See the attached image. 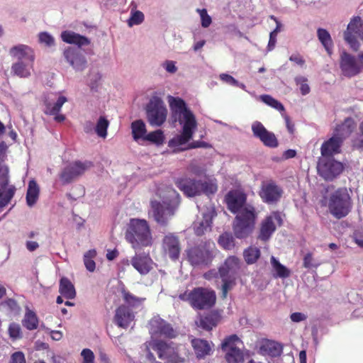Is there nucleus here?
Instances as JSON below:
<instances>
[{"label":"nucleus","instance_id":"nucleus-1","mask_svg":"<svg viewBox=\"0 0 363 363\" xmlns=\"http://www.w3.org/2000/svg\"><path fill=\"white\" fill-rule=\"evenodd\" d=\"M168 103L172 118L179 122L182 130L180 135H177L169 141L168 146L174 152L201 147V143L199 142L187 145L197 128L195 115L186 106L184 101L180 98L169 96Z\"/></svg>","mask_w":363,"mask_h":363},{"label":"nucleus","instance_id":"nucleus-2","mask_svg":"<svg viewBox=\"0 0 363 363\" xmlns=\"http://www.w3.org/2000/svg\"><path fill=\"white\" fill-rule=\"evenodd\" d=\"M228 209L237 213L233 223V232L236 238H245L250 235L255 225L257 213L255 208L246 203V196L241 190L230 191L225 196Z\"/></svg>","mask_w":363,"mask_h":363},{"label":"nucleus","instance_id":"nucleus-3","mask_svg":"<svg viewBox=\"0 0 363 363\" xmlns=\"http://www.w3.org/2000/svg\"><path fill=\"white\" fill-rule=\"evenodd\" d=\"M179 203V195L174 189L161 186L151 201L150 213L158 224L165 225L174 215Z\"/></svg>","mask_w":363,"mask_h":363},{"label":"nucleus","instance_id":"nucleus-4","mask_svg":"<svg viewBox=\"0 0 363 363\" xmlns=\"http://www.w3.org/2000/svg\"><path fill=\"white\" fill-rule=\"evenodd\" d=\"M125 238L131 247L137 250L153 244V237L148 223L144 219L130 220Z\"/></svg>","mask_w":363,"mask_h":363},{"label":"nucleus","instance_id":"nucleus-5","mask_svg":"<svg viewBox=\"0 0 363 363\" xmlns=\"http://www.w3.org/2000/svg\"><path fill=\"white\" fill-rule=\"evenodd\" d=\"M158 357L164 363H184L189 352L184 345H178L173 342L163 340L155 341L151 343Z\"/></svg>","mask_w":363,"mask_h":363},{"label":"nucleus","instance_id":"nucleus-6","mask_svg":"<svg viewBox=\"0 0 363 363\" xmlns=\"http://www.w3.org/2000/svg\"><path fill=\"white\" fill-rule=\"evenodd\" d=\"M175 184L189 197H193L201 193L213 194L218 190L217 181L214 178L208 179L203 182L190 178L182 177L177 179Z\"/></svg>","mask_w":363,"mask_h":363},{"label":"nucleus","instance_id":"nucleus-7","mask_svg":"<svg viewBox=\"0 0 363 363\" xmlns=\"http://www.w3.org/2000/svg\"><path fill=\"white\" fill-rule=\"evenodd\" d=\"M239 268V260L235 257H229L226 259L224 264L219 269L218 274L213 272H209L205 274L204 277L207 279H211L216 275L220 277L222 285V296L225 298L228 291L231 289L234 284L235 274Z\"/></svg>","mask_w":363,"mask_h":363},{"label":"nucleus","instance_id":"nucleus-8","mask_svg":"<svg viewBox=\"0 0 363 363\" xmlns=\"http://www.w3.org/2000/svg\"><path fill=\"white\" fill-rule=\"evenodd\" d=\"M179 298L189 301L194 308L204 309L213 306L216 302V294L208 289L199 287L191 291H186L179 295Z\"/></svg>","mask_w":363,"mask_h":363},{"label":"nucleus","instance_id":"nucleus-9","mask_svg":"<svg viewBox=\"0 0 363 363\" xmlns=\"http://www.w3.org/2000/svg\"><path fill=\"white\" fill-rule=\"evenodd\" d=\"M328 206L330 212L337 218L345 216L351 208L350 197L346 189H340L330 195Z\"/></svg>","mask_w":363,"mask_h":363},{"label":"nucleus","instance_id":"nucleus-10","mask_svg":"<svg viewBox=\"0 0 363 363\" xmlns=\"http://www.w3.org/2000/svg\"><path fill=\"white\" fill-rule=\"evenodd\" d=\"M221 348L228 363L244 362V344L238 335H231L225 337L221 344Z\"/></svg>","mask_w":363,"mask_h":363},{"label":"nucleus","instance_id":"nucleus-11","mask_svg":"<svg viewBox=\"0 0 363 363\" xmlns=\"http://www.w3.org/2000/svg\"><path fill=\"white\" fill-rule=\"evenodd\" d=\"M214 244L207 241L187 250V257L194 266H205L208 264L213 257Z\"/></svg>","mask_w":363,"mask_h":363},{"label":"nucleus","instance_id":"nucleus-12","mask_svg":"<svg viewBox=\"0 0 363 363\" xmlns=\"http://www.w3.org/2000/svg\"><path fill=\"white\" fill-rule=\"evenodd\" d=\"M345 41L353 50H357L360 48L358 38L363 42V21L359 16H353L344 31Z\"/></svg>","mask_w":363,"mask_h":363},{"label":"nucleus","instance_id":"nucleus-13","mask_svg":"<svg viewBox=\"0 0 363 363\" xmlns=\"http://www.w3.org/2000/svg\"><path fill=\"white\" fill-rule=\"evenodd\" d=\"M147 120L150 125L160 127L167 119V109L163 101L158 98L150 100L146 107Z\"/></svg>","mask_w":363,"mask_h":363},{"label":"nucleus","instance_id":"nucleus-14","mask_svg":"<svg viewBox=\"0 0 363 363\" xmlns=\"http://www.w3.org/2000/svg\"><path fill=\"white\" fill-rule=\"evenodd\" d=\"M93 166L90 161H74L67 164L60 174V179L63 184L71 183L79 177L89 170Z\"/></svg>","mask_w":363,"mask_h":363},{"label":"nucleus","instance_id":"nucleus-15","mask_svg":"<svg viewBox=\"0 0 363 363\" xmlns=\"http://www.w3.org/2000/svg\"><path fill=\"white\" fill-rule=\"evenodd\" d=\"M340 68L344 75L352 77L363 70V52L356 57L346 52L340 55Z\"/></svg>","mask_w":363,"mask_h":363},{"label":"nucleus","instance_id":"nucleus-16","mask_svg":"<svg viewBox=\"0 0 363 363\" xmlns=\"http://www.w3.org/2000/svg\"><path fill=\"white\" fill-rule=\"evenodd\" d=\"M318 174L325 180H333L340 174L343 164L333 157H321L318 163Z\"/></svg>","mask_w":363,"mask_h":363},{"label":"nucleus","instance_id":"nucleus-17","mask_svg":"<svg viewBox=\"0 0 363 363\" xmlns=\"http://www.w3.org/2000/svg\"><path fill=\"white\" fill-rule=\"evenodd\" d=\"M215 216L214 208L211 206L200 209V214L193 224L195 233L198 235H203L211 229L213 218Z\"/></svg>","mask_w":363,"mask_h":363},{"label":"nucleus","instance_id":"nucleus-18","mask_svg":"<svg viewBox=\"0 0 363 363\" xmlns=\"http://www.w3.org/2000/svg\"><path fill=\"white\" fill-rule=\"evenodd\" d=\"M282 194V189L272 180L263 182L259 192L262 201L267 204L277 203Z\"/></svg>","mask_w":363,"mask_h":363},{"label":"nucleus","instance_id":"nucleus-19","mask_svg":"<svg viewBox=\"0 0 363 363\" xmlns=\"http://www.w3.org/2000/svg\"><path fill=\"white\" fill-rule=\"evenodd\" d=\"M282 223L281 216L278 212H273L262 221L259 238L267 240L276 230L277 226Z\"/></svg>","mask_w":363,"mask_h":363},{"label":"nucleus","instance_id":"nucleus-20","mask_svg":"<svg viewBox=\"0 0 363 363\" xmlns=\"http://www.w3.org/2000/svg\"><path fill=\"white\" fill-rule=\"evenodd\" d=\"M252 131L254 136L259 138L264 145L270 147H275L278 145L275 135L267 130L259 121L252 123Z\"/></svg>","mask_w":363,"mask_h":363},{"label":"nucleus","instance_id":"nucleus-21","mask_svg":"<svg viewBox=\"0 0 363 363\" xmlns=\"http://www.w3.org/2000/svg\"><path fill=\"white\" fill-rule=\"evenodd\" d=\"M9 55L14 62L35 61L33 49L26 44H16L9 48Z\"/></svg>","mask_w":363,"mask_h":363},{"label":"nucleus","instance_id":"nucleus-22","mask_svg":"<svg viewBox=\"0 0 363 363\" xmlns=\"http://www.w3.org/2000/svg\"><path fill=\"white\" fill-rule=\"evenodd\" d=\"M150 333L152 336L173 337L175 333L169 324L159 316L153 317L150 321Z\"/></svg>","mask_w":363,"mask_h":363},{"label":"nucleus","instance_id":"nucleus-23","mask_svg":"<svg viewBox=\"0 0 363 363\" xmlns=\"http://www.w3.org/2000/svg\"><path fill=\"white\" fill-rule=\"evenodd\" d=\"M130 264L141 275L147 274L153 269L155 265L153 260L149 255L145 253H136L131 258Z\"/></svg>","mask_w":363,"mask_h":363},{"label":"nucleus","instance_id":"nucleus-24","mask_svg":"<svg viewBox=\"0 0 363 363\" xmlns=\"http://www.w3.org/2000/svg\"><path fill=\"white\" fill-rule=\"evenodd\" d=\"M64 57L67 62L76 70L82 71L86 65L85 57L77 49L69 47L64 50Z\"/></svg>","mask_w":363,"mask_h":363},{"label":"nucleus","instance_id":"nucleus-25","mask_svg":"<svg viewBox=\"0 0 363 363\" xmlns=\"http://www.w3.org/2000/svg\"><path fill=\"white\" fill-rule=\"evenodd\" d=\"M162 247L172 259H178L181 248L178 238L175 235L171 233L166 235L163 239Z\"/></svg>","mask_w":363,"mask_h":363},{"label":"nucleus","instance_id":"nucleus-26","mask_svg":"<svg viewBox=\"0 0 363 363\" xmlns=\"http://www.w3.org/2000/svg\"><path fill=\"white\" fill-rule=\"evenodd\" d=\"M134 313L125 306H121L116 311L114 321L116 325L123 328H127L133 322Z\"/></svg>","mask_w":363,"mask_h":363},{"label":"nucleus","instance_id":"nucleus-27","mask_svg":"<svg viewBox=\"0 0 363 363\" xmlns=\"http://www.w3.org/2000/svg\"><path fill=\"white\" fill-rule=\"evenodd\" d=\"M342 141L341 137L335 135L325 141L320 148L322 157H332L333 155L339 153Z\"/></svg>","mask_w":363,"mask_h":363},{"label":"nucleus","instance_id":"nucleus-28","mask_svg":"<svg viewBox=\"0 0 363 363\" xmlns=\"http://www.w3.org/2000/svg\"><path fill=\"white\" fill-rule=\"evenodd\" d=\"M35 61L13 62L11 67V73L20 78H28L33 71Z\"/></svg>","mask_w":363,"mask_h":363},{"label":"nucleus","instance_id":"nucleus-29","mask_svg":"<svg viewBox=\"0 0 363 363\" xmlns=\"http://www.w3.org/2000/svg\"><path fill=\"white\" fill-rule=\"evenodd\" d=\"M67 101V98L61 92L57 93L50 100L45 101V113L55 115L58 113L62 106Z\"/></svg>","mask_w":363,"mask_h":363},{"label":"nucleus","instance_id":"nucleus-30","mask_svg":"<svg viewBox=\"0 0 363 363\" xmlns=\"http://www.w3.org/2000/svg\"><path fill=\"white\" fill-rule=\"evenodd\" d=\"M62 40L67 44H73L79 48L86 46L90 44V40L86 37L77 33L70 30H66L61 33Z\"/></svg>","mask_w":363,"mask_h":363},{"label":"nucleus","instance_id":"nucleus-31","mask_svg":"<svg viewBox=\"0 0 363 363\" xmlns=\"http://www.w3.org/2000/svg\"><path fill=\"white\" fill-rule=\"evenodd\" d=\"M191 345L198 358H203L212 352V345L207 340L199 338L193 339Z\"/></svg>","mask_w":363,"mask_h":363},{"label":"nucleus","instance_id":"nucleus-32","mask_svg":"<svg viewBox=\"0 0 363 363\" xmlns=\"http://www.w3.org/2000/svg\"><path fill=\"white\" fill-rule=\"evenodd\" d=\"M130 128L133 140L138 143H144L147 133L145 122L142 120L134 121L132 122Z\"/></svg>","mask_w":363,"mask_h":363},{"label":"nucleus","instance_id":"nucleus-33","mask_svg":"<svg viewBox=\"0 0 363 363\" xmlns=\"http://www.w3.org/2000/svg\"><path fill=\"white\" fill-rule=\"evenodd\" d=\"M259 350L262 354L274 357L281 354L283 348L281 344L266 340L262 342Z\"/></svg>","mask_w":363,"mask_h":363},{"label":"nucleus","instance_id":"nucleus-34","mask_svg":"<svg viewBox=\"0 0 363 363\" xmlns=\"http://www.w3.org/2000/svg\"><path fill=\"white\" fill-rule=\"evenodd\" d=\"M59 291L67 299H72L76 296L74 286L67 278L64 277L60 279Z\"/></svg>","mask_w":363,"mask_h":363},{"label":"nucleus","instance_id":"nucleus-35","mask_svg":"<svg viewBox=\"0 0 363 363\" xmlns=\"http://www.w3.org/2000/svg\"><path fill=\"white\" fill-rule=\"evenodd\" d=\"M354 128V123L352 118H347L341 125L337 126L334 135L341 137L342 140L347 137Z\"/></svg>","mask_w":363,"mask_h":363},{"label":"nucleus","instance_id":"nucleus-36","mask_svg":"<svg viewBox=\"0 0 363 363\" xmlns=\"http://www.w3.org/2000/svg\"><path fill=\"white\" fill-rule=\"evenodd\" d=\"M40 189L35 180H30L28 183L26 202L30 207L33 206L37 201L39 196Z\"/></svg>","mask_w":363,"mask_h":363},{"label":"nucleus","instance_id":"nucleus-37","mask_svg":"<svg viewBox=\"0 0 363 363\" xmlns=\"http://www.w3.org/2000/svg\"><path fill=\"white\" fill-rule=\"evenodd\" d=\"M317 35L318 40L325 48V50L329 55H331L333 43L329 32L323 28H318L317 30Z\"/></svg>","mask_w":363,"mask_h":363},{"label":"nucleus","instance_id":"nucleus-38","mask_svg":"<svg viewBox=\"0 0 363 363\" xmlns=\"http://www.w3.org/2000/svg\"><path fill=\"white\" fill-rule=\"evenodd\" d=\"M271 264L272 267L273 271L275 272L274 276L275 277L279 278H287L290 276L291 272L286 268L285 266L281 264L278 259H277L274 256L271 257Z\"/></svg>","mask_w":363,"mask_h":363},{"label":"nucleus","instance_id":"nucleus-39","mask_svg":"<svg viewBox=\"0 0 363 363\" xmlns=\"http://www.w3.org/2000/svg\"><path fill=\"white\" fill-rule=\"evenodd\" d=\"M23 325L29 330H35L38 326V318L35 312L26 308L23 320Z\"/></svg>","mask_w":363,"mask_h":363},{"label":"nucleus","instance_id":"nucleus-40","mask_svg":"<svg viewBox=\"0 0 363 363\" xmlns=\"http://www.w3.org/2000/svg\"><path fill=\"white\" fill-rule=\"evenodd\" d=\"M165 140L164 132L162 130H156L147 133L144 143L148 142L157 146L163 145Z\"/></svg>","mask_w":363,"mask_h":363},{"label":"nucleus","instance_id":"nucleus-41","mask_svg":"<svg viewBox=\"0 0 363 363\" xmlns=\"http://www.w3.org/2000/svg\"><path fill=\"white\" fill-rule=\"evenodd\" d=\"M145 20V16L140 11L136 9V6L134 5L130 9V17L127 21L128 26L133 27L134 26L140 25Z\"/></svg>","mask_w":363,"mask_h":363},{"label":"nucleus","instance_id":"nucleus-42","mask_svg":"<svg viewBox=\"0 0 363 363\" xmlns=\"http://www.w3.org/2000/svg\"><path fill=\"white\" fill-rule=\"evenodd\" d=\"M243 256L245 262L248 264H252L259 257L260 250L256 247H250L244 251Z\"/></svg>","mask_w":363,"mask_h":363},{"label":"nucleus","instance_id":"nucleus-43","mask_svg":"<svg viewBox=\"0 0 363 363\" xmlns=\"http://www.w3.org/2000/svg\"><path fill=\"white\" fill-rule=\"evenodd\" d=\"M96 256V251L95 250H90L84 255V263L86 269L93 272L96 268V263L94 259Z\"/></svg>","mask_w":363,"mask_h":363},{"label":"nucleus","instance_id":"nucleus-44","mask_svg":"<svg viewBox=\"0 0 363 363\" xmlns=\"http://www.w3.org/2000/svg\"><path fill=\"white\" fill-rule=\"evenodd\" d=\"M9 169L4 163H0V192L5 191L11 186H7L9 181Z\"/></svg>","mask_w":363,"mask_h":363},{"label":"nucleus","instance_id":"nucleus-45","mask_svg":"<svg viewBox=\"0 0 363 363\" xmlns=\"http://www.w3.org/2000/svg\"><path fill=\"white\" fill-rule=\"evenodd\" d=\"M15 193V187L10 186L5 191L0 192V212L8 205Z\"/></svg>","mask_w":363,"mask_h":363},{"label":"nucleus","instance_id":"nucleus-46","mask_svg":"<svg viewBox=\"0 0 363 363\" xmlns=\"http://www.w3.org/2000/svg\"><path fill=\"white\" fill-rule=\"evenodd\" d=\"M259 99L267 105L277 109V111L282 112L284 111V106L277 99H274L269 95H261L259 96Z\"/></svg>","mask_w":363,"mask_h":363},{"label":"nucleus","instance_id":"nucleus-47","mask_svg":"<svg viewBox=\"0 0 363 363\" xmlns=\"http://www.w3.org/2000/svg\"><path fill=\"white\" fill-rule=\"evenodd\" d=\"M108 125L109 123L105 118H99L95 128V131L98 136L103 138H105L106 137Z\"/></svg>","mask_w":363,"mask_h":363},{"label":"nucleus","instance_id":"nucleus-48","mask_svg":"<svg viewBox=\"0 0 363 363\" xmlns=\"http://www.w3.org/2000/svg\"><path fill=\"white\" fill-rule=\"evenodd\" d=\"M219 245L225 250L232 249L234 245V239L230 233H225L218 239Z\"/></svg>","mask_w":363,"mask_h":363},{"label":"nucleus","instance_id":"nucleus-49","mask_svg":"<svg viewBox=\"0 0 363 363\" xmlns=\"http://www.w3.org/2000/svg\"><path fill=\"white\" fill-rule=\"evenodd\" d=\"M38 41L40 44L47 48L55 46V40L54 37L48 32H41L38 34Z\"/></svg>","mask_w":363,"mask_h":363},{"label":"nucleus","instance_id":"nucleus-50","mask_svg":"<svg viewBox=\"0 0 363 363\" xmlns=\"http://www.w3.org/2000/svg\"><path fill=\"white\" fill-rule=\"evenodd\" d=\"M197 325L202 328L210 330L216 325V321L213 319L212 315H206L203 318H201Z\"/></svg>","mask_w":363,"mask_h":363},{"label":"nucleus","instance_id":"nucleus-51","mask_svg":"<svg viewBox=\"0 0 363 363\" xmlns=\"http://www.w3.org/2000/svg\"><path fill=\"white\" fill-rule=\"evenodd\" d=\"M297 86H299L302 95H306L310 92V86L308 84V79L303 76H298L295 78Z\"/></svg>","mask_w":363,"mask_h":363},{"label":"nucleus","instance_id":"nucleus-52","mask_svg":"<svg viewBox=\"0 0 363 363\" xmlns=\"http://www.w3.org/2000/svg\"><path fill=\"white\" fill-rule=\"evenodd\" d=\"M201 18V24L203 28H208L212 23L211 17L208 14L206 9H197L196 10Z\"/></svg>","mask_w":363,"mask_h":363},{"label":"nucleus","instance_id":"nucleus-53","mask_svg":"<svg viewBox=\"0 0 363 363\" xmlns=\"http://www.w3.org/2000/svg\"><path fill=\"white\" fill-rule=\"evenodd\" d=\"M161 67L170 74H174L178 71L177 62L174 60H166L162 62Z\"/></svg>","mask_w":363,"mask_h":363},{"label":"nucleus","instance_id":"nucleus-54","mask_svg":"<svg viewBox=\"0 0 363 363\" xmlns=\"http://www.w3.org/2000/svg\"><path fill=\"white\" fill-rule=\"evenodd\" d=\"M9 333L10 337L16 340L21 337V329L18 324L17 323H11L9 327Z\"/></svg>","mask_w":363,"mask_h":363},{"label":"nucleus","instance_id":"nucleus-55","mask_svg":"<svg viewBox=\"0 0 363 363\" xmlns=\"http://www.w3.org/2000/svg\"><path fill=\"white\" fill-rule=\"evenodd\" d=\"M155 341H158V340L152 339L150 341L145 343V357H146V359L151 363H161L156 360V358H155L154 354L151 352V350H152V345H151V343L155 342Z\"/></svg>","mask_w":363,"mask_h":363},{"label":"nucleus","instance_id":"nucleus-56","mask_svg":"<svg viewBox=\"0 0 363 363\" xmlns=\"http://www.w3.org/2000/svg\"><path fill=\"white\" fill-rule=\"evenodd\" d=\"M82 363H95V356L90 349H84L81 352Z\"/></svg>","mask_w":363,"mask_h":363},{"label":"nucleus","instance_id":"nucleus-57","mask_svg":"<svg viewBox=\"0 0 363 363\" xmlns=\"http://www.w3.org/2000/svg\"><path fill=\"white\" fill-rule=\"evenodd\" d=\"M123 298L125 301L126 303L128 304L136 306L140 305L142 301H143V298H138L133 294H130L129 292L124 291L123 292Z\"/></svg>","mask_w":363,"mask_h":363},{"label":"nucleus","instance_id":"nucleus-58","mask_svg":"<svg viewBox=\"0 0 363 363\" xmlns=\"http://www.w3.org/2000/svg\"><path fill=\"white\" fill-rule=\"evenodd\" d=\"M318 265V264L314 261L311 254L308 253L305 255L303 258L304 267L310 269L312 267H317Z\"/></svg>","mask_w":363,"mask_h":363},{"label":"nucleus","instance_id":"nucleus-59","mask_svg":"<svg viewBox=\"0 0 363 363\" xmlns=\"http://www.w3.org/2000/svg\"><path fill=\"white\" fill-rule=\"evenodd\" d=\"M353 237L357 245L363 247V228L356 230Z\"/></svg>","mask_w":363,"mask_h":363},{"label":"nucleus","instance_id":"nucleus-60","mask_svg":"<svg viewBox=\"0 0 363 363\" xmlns=\"http://www.w3.org/2000/svg\"><path fill=\"white\" fill-rule=\"evenodd\" d=\"M10 363H26L25 356L21 352H16L11 356Z\"/></svg>","mask_w":363,"mask_h":363},{"label":"nucleus","instance_id":"nucleus-61","mask_svg":"<svg viewBox=\"0 0 363 363\" xmlns=\"http://www.w3.org/2000/svg\"><path fill=\"white\" fill-rule=\"evenodd\" d=\"M220 79L224 82L225 83H227L228 84L231 85H238V82L232 76L228 74H220Z\"/></svg>","mask_w":363,"mask_h":363},{"label":"nucleus","instance_id":"nucleus-62","mask_svg":"<svg viewBox=\"0 0 363 363\" xmlns=\"http://www.w3.org/2000/svg\"><path fill=\"white\" fill-rule=\"evenodd\" d=\"M289 60L297 64L301 67H303L305 64V60H303V57L298 53L292 54L289 57Z\"/></svg>","mask_w":363,"mask_h":363},{"label":"nucleus","instance_id":"nucleus-63","mask_svg":"<svg viewBox=\"0 0 363 363\" xmlns=\"http://www.w3.org/2000/svg\"><path fill=\"white\" fill-rule=\"evenodd\" d=\"M277 43V35L270 33L269 34V40L267 45V50L272 51L276 45Z\"/></svg>","mask_w":363,"mask_h":363},{"label":"nucleus","instance_id":"nucleus-64","mask_svg":"<svg viewBox=\"0 0 363 363\" xmlns=\"http://www.w3.org/2000/svg\"><path fill=\"white\" fill-rule=\"evenodd\" d=\"M306 316L301 313H294L291 315V319L293 322L298 323L304 320Z\"/></svg>","mask_w":363,"mask_h":363}]
</instances>
